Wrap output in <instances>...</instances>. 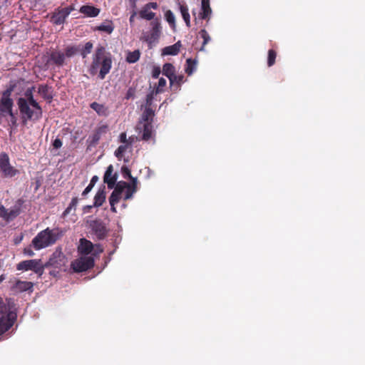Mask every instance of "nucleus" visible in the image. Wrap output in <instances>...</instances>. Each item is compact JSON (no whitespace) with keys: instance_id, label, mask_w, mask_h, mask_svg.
I'll list each match as a JSON object with an SVG mask.
<instances>
[{"instance_id":"1","label":"nucleus","mask_w":365,"mask_h":365,"mask_svg":"<svg viewBox=\"0 0 365 365\" xmlns=\"http://www.w3.org/2000/svg\"><path fill=\"white\" fill-rule=\"evenodd\" d=\"M99 67L98 78L103 80L110 72L112 67L111 55L106 52L105 47L103 46H98L96 49L92 63L88 69L90 74L95 76L98 73Z\"/></svg>"},{"instance_id":"2","label":"nucleus","mask_w":365,"mask_h":365,"mask_svg":"<svg viewBox=\"0 0 365 365\" xmlns=\"http://www.w3.org/2000/svg\"><path fill=\"white\" fill-rule=\"evenodd\" d=\"M60 237L61 232L58 228L51 230L48 227L38 232L31 243L35 250H39L55 244Z\"/></svg>"},{"instance_id":"3","label":"nucleus","mask_w":365,"mask_h":365,"mask_svg":"<svg viewBox=\"0 0 365 365\" xmlns=\"http://www.w3.org/2000/svg\"><path fill=\"white\" fill-rule=\"evenodd\" d=\"M17 105L21 115L22 122L26 124L28 120H38L42 117L43 111L41 106L38 107L31 106L24 98H19Z\"/></svg>"},{"instance_id":"4","label":"nucleus","mask_w":365,"mask_h":365,"mask_svg":"<svg viewBox=\"0 0 365 365\" xmlns=\"http://www.w3.org/2000/svg\"><path fill=\"white\" fill-rule=\"evenodd\" d=\"M17 318L15 312L11 309L9 304L0 297V336L7 332L14 324Z\"/></svg>"},{"instance_id":"5","label":"nucleus","mask_w":365,"mask_h":365,"mask_svg":"<svg viewBox=\"0 0 365 365\" xmlns=\"http://www.w3.org/2000/svg\"><path fill=\"white\" fill-rule=\"evenodd\" d=\"M19 170L10 164L9 155L0 153V175L1 178H12L19 174Z\"/></svg>"},{"instance_id":"6","label":"nucleus","mask_w":365,"mask_h":365,"mask_svg":"<svg viewBox=\"0 0 365 365\" xmlns=\"http://www.w3.org/2000/svg\"><path fill=\"white\" fill-rule=\"evenodd\" d=\"M16 269L22 271L31 270L40 276L43 272V265L41 259H28L21 261L17 264Z\"/></svg>"},{"instance_id":"7","label":"nucleus","mask_w":365,"mask_h":365,"mask_svg":"<svg viewBox=\"0 0 365 365\" xmlns=\"http://www.w3.org/2000/svg\"><path fill=\"white\" fill-rule=\"evenodd\" d=\"M94 266V259L91 256L81 257L71 262V267L74 272L87 271Z\"/></svg>"},{"instance_id":"8","label":"nucleus","mask_w":365,"mask_h":365,"mask_svg":"<svg viewBox=\"0 0 365 365\" xmlns=\"http://www.w3.org/2000/svg\"><path fill=\"white\" fill-rule=\"evenodd\" d=\"M74 10L75 7L73 5H70L65 8L58 7L53 13L51 21L55 25H61L65 23L71 12Z\"/></svg>"},{"instance_id":"9","label":"nucleus","mask_w":365,"mask_h":365,"mask_svg":"<svg viewBox=\"0 0 365 365\" xmlns=\"http://www.w3.org/2000/svg\"><path fill=\"white\" fill-rule=\"evenodd\" d=\"M121 173L124 178H128L130 180L131 183H129L128 190L125 192L124 200H127L133 197V194L137 191L138 180L131 175L130 170L125 165L122 166Z\"/></svg>"},{"instance_id":"10","label":"nucleus","mask_w":365,"mask_h":365,"mask_svg":"<svg viewBox=\"0 0 365 365\" xmlns=\"http://www.w3.org/2000/svg\"><path fill=\"white\" fill-rule=\"evenodd\" d=\"M90 227L92 232L96 235L98 240L105 239L108 233V229L106 224L101 220H92L90 222Z\"/></svg>"},{"instance_id":"11","label":"nucleus","mask_w":365,"mask_h":365,"mask_svg":"<svg viewBox=\"0 0 365 365\" xmlns=\"http://www.w3.org/2000/svg\"><path fill=\"white\" fill-rule=\"evenodd\" d=\"M150 26H152L150 34L144 37V40L149 45H151L153 42L158 41L161 33V26L158 19H154L150 23Z\"/></svg>"},{"instance_id":"12","label":"nucleus","mask_w":365,"mask_h":365,"mask_svg":"<svg viewBox=\"0 0 365 365\" xmlns=\"http://www.w3.org/2000/svg\"><path fill=\"white\" fill-rule=\"evenodd\" d=\"M128 187H129V183L125 181H120L117 182L115 186H114V190L109 197V202L118 203L121 198L123 192L125 189L128 190Z\"/></svg>"},{"instance_id":"13","label":"nucleus","mask_w":365,"mask_h":365,"mask_svg":"<svg viewBox=\"0 0 365 365\" xmlns=\"http://www.w3.org/2000/svg\"><path fill=\"white\" fill-rule=\"evenodd\" d=\"M108 128L107 125H102L96 128L93 133L90 135L88 139L89 146L96 147L101 138V136L107 133Z\"/></svg>"},{"instance_id":"14","label":"nucleus","mask_w":365,"mask_h":365,"mask_svg":"<svg viewBox=\"0 0 365 365\" xmlns=\"http://www.w3.org/2000/svg\"><path fill=\"white\" fill-rule=\"evenodd\" d=\"M118 175L113 173V166L110 165L104 174L103 181L108 185L109 189H113L116 183Z\"/></svg>"},{"instance_id":"15","label":"nucleus","mask_w":365,"mask_h":365,"mask_svg":"<svg viewBox=\"0 0 365 365\" xmlns=\"http://www.w3.org/2000/svg\"><path fill=\"white\" fill-rule=\"evenodd\" d=\"M14 102L3 101L0 99V119L6 116L14 117L13 113Z\"/></svg>"},{"instance_id":"16","label":"nucleus","mask_w":365,"mask_h":365,"mask_svg":"<svg viewBox=\"0 0 365 365\" xmlns=\"http://www.w3.org/2000/svg\"><path fill=\"white\" fill-rule=\"evenodd\" d=\"M93 247V244L90 240L81 238L79 241L78 251L81 255H88L92 252Z\"/></svg>"},{"instance_id":"17","label":"nucleus","mask_w":365,"mask_h":365,"mask_svg":"<svg viewBox=\"0 0 365 365\" xmlns=\"http://www.w3.org/2000/svg\"><path fill=\"white\" fill-rule=\"evenodd\" d=\"M34 283L31 282L21 281L16 279L14 284L12 287V289L23 292L26 291L33 292Z\"/></svg>"},{"instance_id":"18","label":"nucleus","mask_w":365,"mask_h":365,"mask_svg":"<svg viewBox=\"0 0 365 365\" xmlns=\"http://www.w3.org/2000/svg\"><path fill=\"white\" fill-rule=\"evenodd\" d=\"M38 93L48 103H51L53 100V91L52 87L47 84H41L38 88Z\"/></svg>"},{"instance_id":"19","label":"nucleus","mask_w":365,"mask_h":365,"mask_svg":"<svg viewBox=\"0 0 365 365\" xmlns=\"http://www.w3.org/2000/svg\"><path fill=\"white\" fill-rule=\"evenodd\" d=\"M155 110L152 108H145L139 121V124L153 123Z\"/></svg>"},{"instance_id":"20","label":"nucleus","mask_w":365,"mask_h":365,"mask_svg":"<svg viewBox=\"0 0 365 365\" xmlns=\"http://www.w3.org/2000/svg\"><path fill=\"white\" fill-rule=\"evenodd\" d=\"M212 9L210 5V0H202L200 18L202 19H206L208 21L210 19Z\"/></svg>"},{"instance_id":"21","label":"nucleus","mask_w":365,"mask_h":365,"mask_svg":"<svg viewBox=\"0 0 365 365\" xmlns=\"http://www.w3.org/2000/svg\"><path fill=\"white\" fill-rule=\"evenodd\" d=\"M65 54L61 51H52L50 54L49 61H51L57 66H62L65 61Z\"/></svg>"},{"instance_id":"22","label":"nucleus","mask_w":365,"mask_h":365,"mask_svg":"<svg viewBox=\"0 0 365 365\" xmlns=\"http://www.w3.org/2000/svg\"><path fill=\"white\" fill-rule=\"evenodd\" d=\"M79 11L88 17H96L100 14V9L91 5H83Z\"/></svg>"},{"instance_id":"23","label":"nucleus","mask_w":365,"mask_h":365,"mask_svg":"<svg viewBox=\"0 0 365 365\" xmlns=\"http://www.w3.org/2000/svg\"><path fill=\"white\" fill-rule=\"evenodd\" d=\"M181 46L182 44L180 41L173 45L166 46L162 50V56H175L178 54Z\"/></svg>"},{"instance_id":"24","label":"nucleus","mask_w":365,"mask_h":365,"mask_svg":"<svg viewBox=\"0 0 365 365\" xmlns=\"http://www.w3.org/2000/svg\"><path fill=\"white\" fill-rule=\"evenodd\" d=\"M179 10L181 13L182 19L187 27H190V16L188 11V7L186 3L183 1L178 2Z\"/></svg>"},{"instance_id":"25","label":"nucleus","mask_w":365,"mask_h":365,"mask_svg":"<svg viewBox=\"0 0 365 365\" xmlns=\"http://www.w3.org/2000/svg\"><path fill=\"white\" fill-rule=\"evenodd\" d=\"M91 108L95 110L100 116L106 117L109 114L108 108L104 104H101L97 102H93L90 104Z\"/></svg>"},{"instance_id":"26","label":"nucleus","mask_w":365,"mask_h":365,"mask_svg":"<svg viewBox=\"0 0 365 365\" xmlns=\"http://www.w3.org/2000/svg\"><path fill=\"white\" fill-rule=\"evenodd\" d=\"M106 193L105 191V187L103 189L99 190L94 197L93 206L94 207L101 206L106 200Z\"/></svg>"},{"instance_id":"27","label":"nucleus","mask_w":365,"mask_h":365,"mask_svg":"<svg viewBox=\"0 0 365 365\" xmlns=\"http://www.w3.org/2000/svg\"><path fill=\"white\" fill-rule=\"evenodd\" d=\"M152 124L153 123L143 124L142 140L148 141L152 138L153 133Z\"/></svg>"},{"instance_id":"28","label":"nucleus","mask_w":365,"mask_h":365,"mask_svg":"<svg viewBox=\"0 0 365 365\" xmlns=\"http://www.w3.org/2000/svg\"><path fill=\"white\" fill-rule=\"evenodd\" d=\"M140 17L141 19L150 21L154 20L155 14L153 11H150L149 9H147V6H144L142 9L139 12Z\"/></svg>"},{"instance_id":"29","label":"nucleus","mask_w":365,"mask_h":365,"mask_svg":"<svg viewBox=\"0 0 365 365\" xmlns=\"http://www.w3.org/2000/svg\"><path fill=\"white\" fill-rule=\"evenodd\" d=\"M35 90V87L32 86L26 90L24 96L26 100H27L31 104V106L38 107V103L34 99L33 91Z\"/></svg>"},{"instance_id":"30","label":"nucleus","mask_w":365,"mask_h":365,"mask_svg":"<svg viewBox=\"0 0 365 365\" xmlns=\"http://www.w3.org/2000/svg\"><path fill=\"white\" fill-rule=\"evenodd\" d=\"M162 73L170 79L175 73V68L172 63H166L163 66Z\"/></svg>"},{"instance_id":"31","label":"nucleus","mask_w":365,"mask_h":365,"mask_svg":"<svg viewBox=\"0 0 365 365\" xmlns=\"http://www.w3.org/2000/svg\"><path fill=\"white\" fill-rule=\"evenodd\" d=\"M96 30L103 31L108 34H111L114 30V26L112 21L105 22L96 28Z\"/></svg>"},{"instance_id":"32","label":"nucleus","mask_w":365,"mask_h":365,"mask_svg":"<svg viewBox=\"0 0 365 365\" xmlns=\"http://www.w3.org/2000/svg\"><path fill=\"white\" fill-rule=\"evenodd\" d=\"M93 45L91 41H88L83 46L80 45L79 53L83 58H86L87 56L91 53Z\"/></svg>"},{"instance_id":"33","label":"nucleus","mask_w":365,"mask_h":365,"mask_svg":"<svg viewBox=\"0 0 365 365\" xmlns=\"http://www.w3.org/2000/svg\"><path fill=\"white\" fill-rule=\"evenodd\" d=\"M197 61L192 58H187L186 60V66L185 71L189 76L192 75L196 69Z\"/></svg>"},{"instance_id":"34","label":"nucleus","mask_w":365,"mask_h":365,"mask_svg":"<svg viewBox=\"0 0 365 365\" xmlns=\"http://www.w3.org/2000/svg\"><path fill=\"white\" fill-rule=\"evenodd\" d=\"M171 87L177 86L178 88L184 82L183 75H175V73L169 79Z\"/></svg>"},{"instance_id":"35","label":"nucleus","mask_w":365,"mask_h":365,"mask_svg":"<svg viewBox=\"0 0 365 365\" xmlns=\"http://www.w3.org/2000/svg\"><path fill=\"white\" fill-rule=\"evenodd\" d=\"M140 56V53L139 50H135L133 51H130V52H128V53L127 55L126 61L130 63H134L139 60Z\"/></svg>"},{"instance_id":"36","label":"nucleus","mask_w":365,"mask_h":365,"mask_svg":"<svg viewBox=\"0 0 365 365\" xmlns=\"http://www.w3.org/2000/svg\"><path fill=\"white\" fill-rule=\"evenodd\" d=\"M80 50V45L76 46H68L65 49V56L68 58H71L76 55V53H79Z\"/></svg>"},{"instance_id":"37","label":"nucleus","mask_w":365,"mask_h":365,"mask_svg":"<svg viewBox=\"0 0 365 365\" xmlns=\"http://www.w3.org/2000/svg\"><path fill=\"white\" fill-rule=\"evenodd\" d=\"M14 89V85L9 86L5 91H3L0 99L3 101H8L9 102H14L13 99L11 98Z\"/></svg>"},{"instance_id":"38","label":"nucleus","mask_w":365,"mask_h":365,"mask_svg":"<svg viewBox=\"0 0 365 365\" xmlns=\"http://www.w3.org/2000/svg\"><path fill=\"white\" fill-rule=\"evenodd\" d=\"M199 34L200 37L203 39L202 45L200 51H204L205 45L210 42L211 38L205 29H201L199 32Z\"/></svg>"},{"instance_id":"39","label":"nucleus","mask_w":365,"mask_h":365,"mask_svg":"<svg viewBox=\"0 0 365 365\" xmlns=\"http://www.w3.org/2000/svg\"><path fill=\"white\" fill-rule=\"evenodd\" d=\"M78 202V199L77 197L72 198L71 202H70L68 207L63 211L62 216L63 217H65L71 212L72 209H73L75 210L76 207L77 206Z\"/></svg>"},{"instance_id":"40","label":"nucleus","mask_w":365,"mask_h":365,"mask_svg":"<svg viewBox=\"0 0 365 365\" xmlns=\"http://www.w3.org/2000/svg\"><path fill=\"white\" fill-rule=\"evenodd\" d=\"M165 17L170 26L174 29L175 27V17L174 14L170 10H168L165 12Z\"/></svg>"},{"instance_id":"41","label":"nucleus","mask_w":365,"mask_h":365,"mask_svg":"<svg viewBox=\"0 0 365 365\" xmlns=\"http://www.w3.org/2000/svg\"><path fill=\"white\" fill-rule=\"evenodd\" d=\"M167 81L165 78H160L158 81V86L153 89L155 95L164 92V88L165 87Z\"/></svg>"},{"instance_id":"42","label":"nucleus","mask_w":365,"mask_h":365,"mask_svg":"<svg viewBox=\"0 0 365 365\" xmlns=\"http://www.w3.org/2000/svg\"><path fill=\"white\" fill-rule=\"evenodd\" d=\"M276 57L277 52L273 49H269L267 56V65L269 67L272 66L275 63Z\"/></svg>"},{"instance_id":"43","label":"nucleus","mask_w":365,"mask_h":365,"mask_svg":"<svg viewBox=\"0 0 365 365\" xmlns=\"http://www.w3.org/2000/svg\"><path fill=\"white\" fill-rule=\"evenodd\" d=\"M128 148V145L123 144L120 145L115 151V155L118 159H120L123 157V153L127 150Z\"/></svg>"},{"instance_id":"44","label":"nucleus","mask_w":365,"mask_h":365,"mask_svg":"<svg viewBox=\"0 0 365 365\" xmlns=\"http://www.w3.org/2000/svg\"><path fill=\"white\" fill-rule=\"evenodd\" d=\"M136 90H137L136 86L129 87L125 93V98L126 100H129L130 98H134V97L135 96Z\"/></svg>"},{"instance_id":"45","label":"nucleus","mask_w":365,"mask_h":365,"mask_svg":"<svg viewBox=\"0 0 365 365\" xmlns=\"http://www.w3.org/2000/svg\"><path fill=\"white\" fill-rule=\"evenodd\" d=\"M155 95V93L153 90L146 96V98H145V107L146 108H151Z\"/></svg>"},{"instance_id":"46","label":"nucleus","mask_w":365,"mask_h":365,"mask_svg":"<svg viewBox=\"0 0 365 365\" xmlns=\"http://www.w3.org/2000/svg\"><path fill=\"white\" fill-rule=\"evenodd\" d=\"M161 73L160 68L159 66H154L152 71V77L153 78H158Z\"/></svg>"},{"instance_id":"47","label":"nucleus","mask_w":365,"mask_h":365,"mask_svg":"<svg viewBox=\"0 0 365 365\" xmlns=\"http://www.w3.org/2000/svg\"><path fill=\"white\" fill-rule=\"evenodd\" d=\"M62 141L59 138H56L53 142V146L56 149H58L62 146Z\"/></svg>"},{"instance_id":"48","label":"nucleus","mask_w":365,"mask_h":365,"mask_svg":"<svg viewBox=\"0 0 365 365\" xmlns=\"http://www.w3.org/2000/svg\"><path fill=\"white\" fill-rule=\"evenodd\" d=\"M145 6H147V9H149L150 10L151 9H157L158 7V5L156 2H150V3L146 4Z\"/></svg>"},{"instance_id":"49","label":"nucleus","mask_w":365,"mask_h":365,"mask_svg":"<svg viewBox=\"0 0 365 365\" xmlns=\"http://www.w3.org/2000/svg\"><path fill=\"white\" fill-rule=\"evenodd\" d=\"M119 138H120V143H122L123 144L126 143V142H127V135H126V133L125 132L121 133L120 134Z\"/></svg>"},{"instance_id":"50","label":"nucleus","mask_w":365,"mask_h":365,"mask_svg":"<svg viewBox=\"0 0 365 365\" xmlns=\"http://www.w3.org/2000/svg\"><path fill=\"white\" fill-rule=\"evenodd\" d=\"M24 254H25L26 255L30 256V257H32L34 255V252L30 247L24 248Z\"/></svg>"},{"instance_id":"51","label":"nucleus","mask_w":365,"mask_h":365,"mask_svg":"<svg viewBox=\"0 0 365 365\" xmlns=\"http://www.w3.org/2000/svg\"><path fill=\"white\" fill-rule=\"evenodd\" d=\"M93 189L92 185H88L82 192V196L86 197V195Z\"/></svg>"},{"instance_id":"52","label":"nucleus","mask_w":365,"mask_h":365,"mask_svg":"<svg viewBox=\"0 0 365 365\" xmlns=\"http://www.w3.org/2000/svg\"><path fill=\"white\" fill-rule=\"evenodd\" d=\"M98 180V177L97 175H94L92 177L89 185H92V187L95 185L96 182Z\"/></svg>"},{"instance_id":"53","label":"nucleus","mask_w":365,"mask_h":365,"mask_svg":"<svg viewBox=\"0 0 365 365\" xmlns=\"http://www.w3.org/2000/svg\"><path fill=\"white\" fill-rule=\"evenodd\" d=\"M136 14V11L133 10L129 19V22L130 24H133L134 23Z\"/></svg>"},{"instance_id":"54","label":"nucleus","mask_w":365,"mask_h":365,"mask_svg":"<svg viewBox=\"0 0 365 365\" xmlns=\"http://www.w3.org/2000/svg\"><path fill=\"white\" fill-rule=\"evenodd\" d=\"M133 142H134V138L130 137L128 139H127V142H126L125 145H128V147H130L132 145Z\"/></svg>"},{"instance_id":"55","label":"nucleus","mask_w":365,"mask_h":365,"mask_svg":"<svg viewBox=\"0 0 365 365\" xmlns=\"http://www.w3.org/2000/svg\"><path fill=\"white\" fill-rule=\"evenodd\" d=\"M115 202H110V210L113 212H116L117 210H116V207H115Z\"/></svg>"},{"instance_id":"56","label":"nucleus","mask_w":365,"mask_h":365,"mask_svg":"<svg viewBox=\"0 0 365 365\" xmlns=\"http://www.w3.org/2000/svg\"><path fill=\"white\" fill-rule=\"evenodd\" d=\"M138 0H129L130 6L135 9L136 7Z\"/></svg>"},{"instance_id":"57","label":"nucleus","mask_w":365,"mask_h":365,"mask_svg":"<svg viewBox=\"0 0 365 365\" xmlns=\"http://www.w3.org/2000/svg\"><path fill=\"white\" fill-rule=\"evenodd\" d=\"M11 118V122L12 123L13 125H15L16 123V115L14 114V117H10Z\"/></svg>"},{"instance_id":"58","label":"nucleus","mask_w":365,"mask_h":365,"mask_svg":"<svg viewBox=\"0 0 365 365\" xmlns=\"http://www.w3.org/2000/svg\"><path fill=\"white\" fill-rule=\"evenodd\" d=\"M4 279H5V276H4V274H1V275L0 276V283H1L3 280H4Z\"/></svg>"},{"instance_id":"59","label":"nucleus","mask_w":365,"mask_h":365,"mask_svg":"<svg viewBox=\"0 0 365 365\" xmlns=\"http://www.w3.org/2000/svg\"><path fill=\"white\" fill-rule=\"evenodd\" d=\"M8 0H0V4H4L7 2Z\"/></svg>"},{"instance_id":"60","label":"nucleus","mask_w":365,"mask_h":365,"mask_svg":"<svg viewBox=\"0 0 365 365\" xmlns=\"http://www.w3.org/2000/svg\"><path fill=\"white\" fill-rule=\"evenodd\" d=\"M16 215L14 212L11 211L10 213H9V216H13V217H15Z\"/></svg>"},{"instance_id":"61","label":"nucleus","mask_w":365,"mask_h":365,"mask_svg":"<svg viewBox=\"0 0 365 365\" xmlns=\"http://www.w3.org/2000/svg\"><path fill=\"white\" fill-rule=\"evenodd\" d=\"M1 208L4 209V207L3 206H1V207H0V209H1Z\"/></svg>"}]
</instances>
